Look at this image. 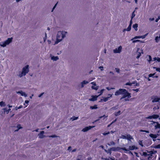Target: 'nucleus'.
<instances>
[{
  "mask_svg": "<svg viewBox=\"0 0 160 160\" xmlns=\"http://www.w3.org/2000/svg\"><path fill=\"white\" fill-rule=\"evenodd\" d=\"M5 103L4 102H3V101H1V102H0V106H5Z\"/></svg>",
  "mask_w": 160,
  "mask_h": 160,
  "instance_id": "obj_28",
  "label": "nucleus"
},
{
  "mask_svg": "<svg viewBox=\"0 0 160 160\" xmlns=\"http://www.w3.org/2000/svg\"><path fill=\"white\" fill-rule=\"evenodd\" d=\"M97 108V105H94L93 106H91L90 107V108L91 109H96Z\"/></svg>",
  "mask_w": 160,
  "mask_h": 160,
  "instance_id": "obj_24",
  "label": "nucleus"
},
{
  "mask_svg": "<svg viewBox=\"0 0 160 160\" xmlns=\"http://www.w3.org/2000/svg\"><path fill=\"white\" fill-rule=\"evenodd\" d=\"M44 133V131H42L40 132V133L39 134V137L40 138H42L44 137V135H43V134Z\"/></svg>",
  "mask_w": 160,
  "mask_h": 160,
  "instance_id": "obj_15",
  "label": "nucleus"
},
{
  "mask_svg": "<svg viewBox=\"0 0 160 160\" xmlns=\"http://www.w3.org/2000/svg\"><path fill=\"white\" fill-rule=\"evenodd\" d=\"M115 95L118 96L120 95H122L121 98L120 100L125 98V101L129 100V98H131V93L129 92L128 90L125 89L120 88L118 90L116 91L114 93Z\"/></svg>",
  "mask_w": 160,
  "mask_h": 160,
  "instance_id": "obj_1",
  "label": "nucleus"
},
{
  "mask_svg": "<svg viewBox=\"0 0 160 160\" xmlns=\"http://www.w3.org/2000/svg\"><path fill=\"white\" fill-rule=\"evenodd\" d=\"M92 158L91 157L88 158L87 159V160H91Z\"/></svg>",
  "mask_w": 160,
  "mask_h": 160,
  "instance_id": "obj_59",
  "label": "nucleus"
},
{
  "mask_svg": "<svg viewBox=\"0 0 160 160\" xmlns=\"http://www.w3.org/2000/svg\"><path fill=\"white\" fill-rule=\"evenodd\" d=\"M98 96H92V98L89 99V100L92 101H94L97 100V98Z\"/></svg>",
  "mask_w": 160,
  "mask_h": 160,
  "instance_id": "obj_14",
  "label": "nucleus"
},
{
  "mask_svg": "<svg viewBox=\"0 0 160 160\" xmlns=\"http://www.w3.org/2000/svg\"><path fill=\"white\" fill-rule=\"evenodd\" d=\"M155 73H153V74H152V73L148 75L149 78H150V77L158 78V76H155Z\"/></svg>",
  "mask_w": 160,
  "mask_h": 160,
  "instance_id": "obj_17",
  "label": "nucleus"
},
{
  "mask_svg": "<svg viewBox=\"0 0 160 160\" xmlns=\"http://www.w3.org/2000/svg\"><path fill=\"white\" fill-rule=\"evenodd\" d=\"M152 102H158L160 100V98L157 96H154L152 98Z\"/></svg>",
  "mask_w": 160,
  "mask_h": 160,
  "instance_id": "obj_12",
  "label": "nucleus"
},
{
  "mask_svg": "<svg viewBox=\"0 0 160 160\" xmlns=\"http://www.w3.org/2000/svg\"><path fill=\"white\" fill-rule=\"evenodd\" d=\"M78 117H76L75 116H73L71 118V119H72V120H75L78 119Z\"/></svg>",
  "mask_w": 160,
  "mask_h": 160,
  "instance_id": "obj_31",
  "label": "nucleus"
},
{
  "mask_svg": "<svg viewBox=\"0 0 160 160\" xmlns=\"http://www.w3.org/2000/svg\"><path fill=\"white\" fill-rule=\"evenodd\" d=\"M18 129L17 130H16V131H18V130L19 129H21V128H22V127H21L20 126V125H18Z\"/></svg>",
  "mask_w": 160,
  "mask_h": 160,
  "instance_id": "obj_43",
  "label": "nucleus"
},
{
  "mask_svg": "<svg viewBox=\"0 0 160 160\" xmlns=\"http://www.w3.org/2000/svg\"><path fill=\"white\" fill-rule=\"evenodd\" d=\"M159 117V116L157 114H153L152 115L149 116L147 118L149 119H157Z\"/></svg>",
  "mask_w": 160,
  "mask_h": 160,
  "instance_id": "obj_11",
  "label": "nucleus"
},
{
  "mask_svg": "<svg viewBox=\"0 0 160 160\" xmlns=\"http://www.w3.org/2000/svg\"><path fill=\"white\" fill-rule=\"evenodd\" d=\"M132 23V19H131V20L130 21V23H129V25H130V26H131Z\"/></svg>",
  "mask_w": 160,
  "mask_h": 160,
  "instance_id": "obj_51",
  "label": "nucleus"
},
{
  "mask_svg": "<svg viewBox=\"0 0 160 160\" xmlns=\"http://www.w3.org/2000/svg\"><path fill=\"white\" fill-rule=\"evenodd\" d=\"M25 102L27 104H28V103L29 102V101L28 100H26L25 101Z\"/></svg>",
  "mask_w": 160,
  "mask_h": 160,
  "instance_id": "obj_60",
  "label": "nucleus"
},
{
  "mask_svg": "<svg viewBox=\"0 0 160 160\" xmlns=\"http://www.w3.org/2000/svg\"><path fill=\"white\" fill-rule=\"evenodd\" d=\"M157 60L158 62H160V58H157Z\"/></svg>",
  "mask_w": 160,
  "mask_h": 160,
  "instance_id": "obj_53",
  "label": "nucleus"
},
{
  "mask_svg": "<svg viewBox=\"0 0 160 160\" xmlns=\"http://www.w3.org/2000/svg\"><path fill=\"white\" fill-rule=\"evenodd\" d=\"M58 136H56V135H52L50 136H49V138H55L57 137Z\"/></svg>",
  "mask_w": 160,
  "mask_h": 160,
  "instance_id": "obj_33",
  "label": "nucleus"
},
{
  "mask_svg": "<svg viewBox=\"0 0 160 160\" xmlns=\"http://www.w3.org/2000/svg\"><path fill=\"white\" fill-rule=\"evenodd\" d=\"M149 20L150 21H152L154 20V18H149Z\"/></svg>",
  "mask_w": 160,
  "mask_h": 160,
  "instance_id": "obj_50",
  "label": "nucleus"
},
{
  "mask_svg": "<svg viewBox=\"0 0 160 160\" xmlns=\"http://www.w3.org/2000/svg\"><path fill=\"white\" fill-rule=\"evenodd\" d=\"M155 40L156 42H158L160 40V39H159V38L158 36L156 37Z\"/></svg>",
  "mask_w": 160,
  "mask_h": 160,
  "instance_id": "obj_29",
  "label": "nucleus"
},
{
  "mask_svg": "<svg viewBox=\"0 0 160 160\" xmlns=\"http://www.w3.org/2000/svg\"><path fill=\"white\" fill-rule=\"evenodd\" d=\"M58 3V2L57 3H56L55 5H54V6L53 7V8H52V12H53V10L54 9V8H55V7H56V6H57V3Z\"/></svg>",
  "mask_w": 160,
  "mask_h": 160,
  "instance_id": "obj_48",
  "label": "nucleus"
},
{
  "mask_svg": "<svg viewBox=\"0 0 160 160\" xmlns=\"http://www.w3.org/2000/svg\"><path fill=\"white\" fill-rule=\"evenodd\" d=\"M104 159H105V160H109V158H104Z\"/></svg>",
  "mask_w": 160,
  "mask_h": 160,
  "instance_id": "obj_64",
  "label": "nucleus"
},
{
  "mask_svg": "<svg viewBox=\"0 0 160 160\" xmlns=\"http://www.w3.org/2000/svg\"><path fill=\"white\" fill-rule=\"evenodd\" d=\"M146 58L147 61L149 63H151L152 62V57L150 55H147L146 57Z\"/></svg>",
  "mask_w": 160,
  "mask_h": 160,
  "instance_id": "obj_13",
  "label": "nucleus"
},
{
  "mask_svg": "<svg viewBox=\"0 0 160 160\" xmlns=\"http://www.w3.org/2000/svg\"><path fill=\"white\" fill-rule=\"evenodd\" d=\"M152 125V127H153L155 130L154 132L159 133L160 131V124L157 122H154Z\"/></svg>",
  "mask_w": 160,
  "mask_h": 160,
  "instance_id": "obj_7",
  "label": "nucleus"
},
{
  "mask_svg": "<svg viewBox=\"0 0 160 160\" xmlns=\"http://www.w3.org/2000/svg\"><path fill=\"white\" fill-rule=\"evenodd\" d=\"M94 127H95V126H89L88 127H85L84 128H83L82 129V131L83 132H86L88 131L89 130L91 129L92 128H94Z\"/></svg>",
  "mask_w": 160,
  "mask_h": 160,
  "instance_id": "obj_9",
  "label": "nucleus"
},
{
  "mask_svg": "<svg viewBox=\"0 0 160 160\" xmlns=\"http://www.w3.org/2000/svg\"><path fill=\"white\" fill-rule=\"evenodd\" d=\"M28 67L29 66L27 65L24 67L22 69V72L18 75V76L21 78L23 76H25L27 73H28L29 71Z\"/></svg>",
  "mask_w": 160,
  "mask_h": 160,
  "instance_id": "obj_6",
  "label": "nucleus"
},
{
  "mask_svg": "<svg viewBox=\"0 0 160 160\" xmlns=\"http://www.w3.org/2000/svg\"><path fill=\"white\" fill-rule=\"evenodd\" d=\"M140 41L139 40H133L132 41L133 42H139Z\"/></svg>",
  "mask_w": 160,
  "mask_h": 160,
  "instance_id": "obj_47",
  "label": "nucleus"
},
{
  "mask_svg": "<svg viewBox=\"0 0 160 160\" xmlns=\"http://www.w3.org/2000/svg\"><path fill=\"white\" fill-rule=\"evenodd\" d=\"M51 59L52 60H53L54 61H57V60L59 59V58L58 56L55 57L54 56H53L52 57Z\"/></svg>",
  "mask_w": 160,
  "mask_h": 160,
  "instance_id": "obj_22",
  "label": "nucleus"
},
{
  "mask_svg": "<svg viewBox=\"0 0 160 160\" xmlns=\"http://www.w3.org/2000/svg\"><path fill=\"white\" fill-rule=\"evenodd\" d=\"M156 151H151L150 152H143L141 157V160H150L156 157Z\"/></svg>",
  "mask_w": 160,
  "mask_h": 160,
  "instance_id": "obj_2",
  "label": "nucleus"
},
{
  "mask_svg": "<svg viewBox=\"0 0 160 160\" xmlns=\"http://www.w3.org/2000/svg\"><path fill=\"white\" fill-rule=\"evenodd\" d=\"M12 38H8L6 40L2 42V44H1V46L3 47H5L7 45L9 44L12 42Z\"/></svg>",
  "mask_w": 160,
  "mask_h": 160,
  "instance_id": "obj_8",
  "label": "nucleus"
},
{
  "mask_svg": "<svg viewBox=\"0 0 160 160\" xmlns=\"http://www.w3.org/2000/svg\"><path fill=\"white\" fill-rule=\"evenodd\" d=\"M44 93H41L40 94H39V95H38V97H40L42 96L43 95V94Z\"/></svg>",
  "mask_w": 160,
  "mask_h": 160,
  "instance_id": "obj_54",
  "label": "nucleus"
},
{
  "mask_svg": "<svg viewBox=\"0 0 160 160\" xmlns=\"http://www.w3.org/2000/svg\"><path fill=\"white\" fill-rule=\"evenodd\" d=\"M110 73L112 74V75L114 74V73L110 71Z\"/></svg>",
  "mask_w": 160,
  "mask_h": 160,
  "instance_id": "obj_62",
  "label": "nucleus"
},
{
  "mask_svg": "<svg viewBox=\"0 0 160 160\" xmlns=\"http://www.w3.org/2000/svg\"><path fill=\"white\" fill-rule=\"evenodd\" d=\"M131 28V26H130V25H129L128 26V27L127 29H125L123 30V31H129Z\"/></svg>",
  "mask_w": 160,
  "mask_h": 160,
  "instance_id": "obj_21",
  "label": "nucleus"
},
{
  "mask_svg": "<svg viewBox=\"0 0 160 160\" xmlns=\"http://www.w3.org/2000/svg\"><path fill=\"white\" fill-rule=\"evenodd\" d=\"M110 150L111 151H118L122 153V150H124V153H127L129 151L127 149L125 148H121L119 147H112L110 148Z\"/></svg>",
  "mask_w": 160,
  "mask_h": 160,
  "instance_id": "obj_4",
  "label": "nucleus"
},
{
  "mask_svg": "<svg viewBox=\"0 0 160 160\" xmlns=\"http://www.w3.org/2000/svg\"><path fill=\"white\" fill-rule=\"evenodd\" d=\"M135 14L134 13V12H133L132 13V16L131 17V19H132V18L135 17Z\"/></svg>",
  "mask_w": 160,
  "mask_h": 160,
  "instance_id": "obj_35",
  "label": "nucleus"
},
{
  "mask_svg": "<svg viewBox=\"0 0 160 160\" xmlns=\"http://www.w3.org/2000/svg\"><path fill=\"white\" fill-rule=\"evenodd\" d=\"M153 68L155 69L156 71L160 72V68L154 67Z\"/></svg>",
  "mask_w": 160,
  "mask_h": 160,
  "instance_id": "obj_30",
  "label": "nucleus"
},
{
  "mask_svg": "<svg viewBox=\"0 0 160 160\" xmlns=\"http://www.w3.org/2000/svg\"><path fill=\"white\" fill-rule=\"evenodd\" d=\"M109 99V97H107L104 98L103 99H101V101H103L104 102H107Z\"/></svg>",
  "mask_w": 160,
  "mask_h": 160,
  "instance_id": "obj_18",
  "label": "nucleus"
},
{
  "mask_svg": "<svg viewBox=\"0 0 160 160\" xmlns=\"http://www.w3.org/2000/svg\"><path fill=\"white\" fill-rule=\"evenodd\" d=\"M71 148V146H69V147H68V150H70V149Z\"/></svg>",
  "mask_w": 160,
  "mask_h": 160,
  "instance_id": "obj_63",
  "label": "nucleus"
},
{
  "mask_svg": "<svg viewBox=\"0 0 160 160\" xmlns=\"http://www.w3.org/2000/svg\"><path fill=\"white\" fill-rule=\"evenodd\" d=\"M121 114V111L120 110L118 111V112H115L114 113V115L115 116H117L120 115Z\"/></svg>",
  "mask_w": 160,
  "mask_h": 160,
  "instance_id": "obj_27",
  "label": "nucleus"
},
{
  "mask_svg": "<svg viewBox=\"0 0 160 160\" xmlns=\"http://www.w3.org/2000/svg\"><path fill=\"white\" fill-rule=\"evenodd\" d=\"M137 38H140V36H136L133 38L132 40H133V39H137Z\"/></svg>",
  "mask_w": 160,
  "mask_h": 160,
  "instance_id": "obj_44",
  "label": "nucleus"
},
{
  "mask_svg": "<svg viewBox=\"0 0 160 160\" xmlns=\"http://www.w3.org/2000/svg\"><path fill=\"white\" fill-rule=\"evenodd\" d=\"M149 136L153 139V141L156 143L158 144L155 147L157 148H160V135L158 134H150Z\"/></svg>",
  "mask_w": 160,
  "mask_h": 160,
  "instance_id": "obj_3",
  "label": "nucleus"
},
{
  "mask_svg": "<svg viewBox=\"0 0 160 160\" xmlns=\"http://www.w3.org/2000/svg\"><path fill=\"white\" fill-rule=\"evenodd\" d=\"M157 58H156V57H154V58L152 60V62L153 61H155V60H157Z\"/></svg>",
  "mask_w": 160,
  "mask_h": 160,
  "instance_id": "obj_52",
  "label": "nucleus"
},
{
  "mask_svg": "<svg viewBox=\"0 0 160 160\" xmlns=\"http://www.w3.org/2000/svg\"><path fill=\"white\" fill-rule=\"evenodd\" d=\"M120 138L122 139H126V136L125 135H122L121 137Z\"/></svg>",
  "mask_w": 160,
  "mask_h": 160,
  "instance_id": "obj_32",
  "label": "nucleus"
},
{
  "mask_svg": "<svg viewBox=\"0 0 160 160\" xmlns=\"http://www.w3.org/2000/svg\"><path fill=\"white\" fill-rule=\"evenodd\" d=\"M141 132H146L147 133H148L149 132L148 131H142V130H141Z\"/></svg>",
  "mask_w": 160,
  "mask_h": 160,
  "instance_id": "obj_56",
  "label": "nucleus"
},
{
  "mask_svg": "<svg viewBox=\"0 0 160 160\" xmlns=\"http://www.w3.org/2000/svg\"><path fill=\"white\" fill-rule=\"evenodd\" d=\"M122 47L121 46H119L118 48H116V49L113 50V52L114 53H120L122 49Z\"/></svg>",
  "mask_w": 160,
  "mask_h": 160,
  "instance_id": "obj_10",
  "label": "nucleus"
},
{
  "mask_svg": "<svg viewBox=\"0 0 160 160\" xmlns=\"http://www.w3.org/2000/svg\"><path fill=\"white\" fill-rule=\"evenodd\" d=\"M108 97H109V98H111V97H112V95L111 94H108Z\"/></svg>",
  "mask_w": 160,
  "mask_h": 160,
  "instance_id": "obj_55",
  "label": "nucleus"
},
{
  "mask_svg": "<svg viewBox=\"0 0 160 160\" xmlns=\"http://www.w3.org/2000/svg\"><path fill=\"white\" fill-rule=\"evenodd\" d=\"M92 89H95V90H97L98 89V87H95L94 86H92Z\"/></svg>",
  "mask_w": 160,
  "mask_h": 160,
  "instance_id": "obj_40",
  "label": "nucleus"
},
{
  "mask_svg": "<svg viewBox=\"0 0 160 160\" xmlns=\"http://www.w3.org/2000/svg\"><path fill=\"white\" fill-rule=\"evenodd\" d=\"M3 112L4 113H6L7 114H8V109L6 108H5L3 109Z\"/></svg>",
  "mask_w": 160,
  "mask_h": 160,
  "instance_id": "obj_34",
  "label": "nucleus"
},
{
  "mask_svg": "<svg viewBox=\"0 0 160 160\" xmlns=\"http://www.w3.org/2000/svg\"><path fill=\"white\" fill-rule=\"evenodd\" d=\"M106 89L107 90L109 91V90H110L111 89H114L115 88H110L109 87H107L106 88Z\"/></svg>",
  "mask_w": 160,
  "mask_h": 160,
  "instance_id": "obj_37",
  "label": "nucleus"
},
{
  "mask_svg": "<svg viewBox=\"0 0 160 160\" xmlns=\"http://www.w3.org/2000/svg\"><path fill=\"white\" fill-rule=\"evenodd\" d=\"M45 36L43 38V40L44 42H45L47 39V34L46 33H45Z\"/></svg>",
  "mask_w": 160,
  "mask_h": 160,
  "instance_id": "obj_39",
  "label": "nucleus"
},
{
  "mask_svg": "<svg viewBox=\"0 0 160 160\" xmlns=\"http://www.w3.org/2000/svg\"><path fill=\"white\" fill-rule=\"evenodd\" d=\"M104 91V89H102L100 91V94H99V95H102V93H103V91Z\"/></svg>",
  "mask_w": 160,
  "mask_h": 160,
  "instance_id": "obj_41",
  "label": "nucleus"
},
{
  "mask_svg": "<svg viewBox=\"0 0 160 160\" xmlns=\"http://www.w3.org/2000/svg\"><path fill=\"white\" fill-rule=\"evenodd\" d=\"M110 159H111V160H115V158H114V157H113V158H110Z\"/></svg>",
  "mask_w": 160,
  "mask_h": 160,
  "instance_id": "obj_58",
  "label": "nucleus"
},
{
  "mask_svg": "<svg viewBox=\"0 0 160 160\" xmlns=\"http://www.w3.org/2000/svg\"><path fill=\"white\" fill-rule=\"evenodd\" d=\"M133 28L135 29V30L136 31H137L138 30L137 28L138 27V25L137 24H135L133 25Z\"/></svg>",
  "mask_w": 160,
  "mask_h": 160,
  "instance_id": "obj_25",
  "label": "nucleus"
},
{
  "mask_svg": "<svg viewBox=\"0 0 160 160\" xmlns=\"http://www.w3.org/2000/svg\"><path fill=\"white\" fill-rule=\"evenodd\" d=\"M148 33H147L145 35H143V36H141V38H142V39H143L145 38V37L147 35Z\"/></svg>",
  "mask_w": 160,
  "mask_h": 160,
  "instance_id": "obj_36",
  "label": "nucleus"
},
{
  "mask_svg": "<svg viewBox=\"0 0 160 160\" xmlns=\"http://www.w3.org/2000/svg\"><path fill=\"white\" fill-rule=\"evenodd\" d=\"M115 69L116 70V72L118 73H119L120 72V69H119L118 68H115Z\"/></svg>",
  "mask_w": 160,
  "mask_h": 160,
  "instance_id": "obj_38",
  "label": "nucleus"
},
{
  "mask_svg": "<svg viewBox=\"0 0 160 160\" xmlns=\"http://www.w3.org/2000/svg\"><path fill=\"white\" fill-rule=\"evenodd\" d=\"M132 139V137L131 136H130L129 134L127 135L126 139H127L129 140H130Z\"/></svg>",
  "mask_w": 160,
  "mask_h": 160,
  "instance_id": "obj_19",
  "label": "nucleus"
},
{
  "mask_svg": "<svg viewBox=\"0 0 160 160\" xmlns=\"http://www.w3.org/2000/svg\"><path fill=\"white\" fill-rule=\"evenodd\" d=\"M138 54L137 56V58H138L140 57V52H138Z\"/></svg>",
  "mask_w": 160,
  "mask_h": 160,
  "instance_id": "obj_46",
  "label": "nucleus"
},
{
  "mask_svg": "<svg viewBox=\"0 0 160 160\" xmlns=\"http://www.w3.org/2000/svg\"><path fill=\"white\" fill-rule=\"evenodd\" d=\"M115 142L113 141H112L110 142L109 143H108V145L109 146H111L112 145H115Z\"/></svg>",
  "mask_w": 160,
  "mask_h": 160,
  "instance_id": "obj_26",
  "label": "nucleus"
},
{
  "mask_svg": "<svg viewBox=\"0 0 160 160\" xmlns=\"http://www.w3.org/2000/svg\"><path fill=\"white\" fill-rule=\"evenodd\" d=\"M111 109L112 110H115L117 109V108L116 106H114L112 107Z\"/></svg>",
  "mask_w": 160,
  "mask_h": 160,
  "instance_id": "obj_49",
  "label": "nucleus"
},
{
  "mask_svg": "<svg viewBox=\"0 0 160 160\" xmlns=\"http://www.w3.org/2000/svg\"><path fill=\"white\" fill-rule=\"evenodd\" d=\"M17 93H18L20 94L22 96H24L25 97L27 96V94H26L24 92H22V91H19L17 92Z\"/></svg>",
  "mask_w": 160,
  "mask_h": 160,
  "instance_id": "obj_16",
  "label": "nucleus"
},
{
  "mask_svg": "<svg viewBox=\"0 0 160 160\" xmlns=\"http://www.w3.org/2000/svg\"><path fill=\"white\" fill-rule=\"evenodd\" d=\"M88 83V82L87 81H86L85 80L83 81L82 82V88L84 86V85Z\"/></svg>",
  "mask_w": 160,
  "mask_h": 160,
  "instance_id": "obj_20",
  "label": "nucleus"
},
{
  "mask_svg": "<svg viewBox=\"0 0 160 160\" xmlns=\"http://www.w3.org/2000/svg\"><path fill=\"white\" fill-rule=\"evenodd\" d=\"M132 83L130 82H127L126 83V85H129L131 86L132 85Z\"/></svg>",
  "mask_w": 160,
  "mask_h": 160,
  "instance_id": "obj_42",
  "label": "nucleus"
},
{
  "mask_svg": "<svg viewBox=\"0 0 160 160\" xmlns=\"http://www.w3.org/2000/svg\"><path fill=\"white\" fill-rule=\"evenodd\" d=\"M137 148L134 145L130 146L129 147V149L130 150H133Z\"/></svg>",
  "mask_w": 160,
  "mask_h": 160,
  "instance_id": "obj_23",
  "label": "nucleus"
},
{
  "mask_svg": "<svg viewBox=\"0 0 160 160\" xmlns=\"http://www.w3.org/2000/svg\"><path fill=\"white\" fill-rule=\"evenodd\" d=\"M65 34L63 33V32H58L57 35V40L55 43H58L59 42H60L65 37Z\"/></svg>",
  "mask_w": 160,
  "mask_h": 160,
  "instance_id": "obj_5",
  "label": "nucleus"
},
{
  "mask_svg": "<svg viewBox=\"0 0 160 160\" xmlns=\"http://www.w3.org/2000/svg\"><path fill=\"white\" fill-rule=\"evenodd\" d=\"M99 68H100L101 70H102L103 69V67L102 66H100L99 67Z\"/></svg>",
  "mask_w": 160,
  "mask_h": 160,
  "instance_id": "obj_57",
  "label": "nucleus"
},
{
  "mask_svg": "<svg viewBox=\"0 0 160 160\" xmlns=\"http://www.w3.org/2000/svg\"><path fill=\"white\" fill-rule=\"evenodd\" d=\"M110 132H104L103 133V134L104 135V136H105V135H107L108 134H109Z\"/></svg>",
  "mask_w": 160,
  "mask_h": 160,
  "instance_id": "obj_45",
  "label": "nucleus"
},
{
  "mask_svg": "<svg viewBox=\"0 0 160 160\" xmlns=\"http://www.w3.org/2000/svg\"><path fill=\"white\" fill-rule=\"evenodd\" d=\"M159 20L158 19V18H157L156 19V20H155V22H158V21Z\"/></svg>",
  "mask_w": 160,
  "mask_h": 160,
  "instance_id": "obj_61",
  "label": "nucleus"
}]
</instances>
